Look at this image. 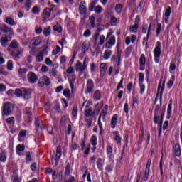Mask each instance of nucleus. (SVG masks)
I'll return each instance as SVG.
<instances>
[{
    "instance_id": "nucleus-1",
    "label": "nucleus",
    "mask_w": 182,
    "mask_h": 182,
    "mask_svg": "<svg viewBox=\"0 0 182 182\" xmlns=\"http://www.w3.org/2000/svg\"><path fill=\"white\" fill-rule=\"evenodd\" d=\"M12 109H14V105L9 102H4L2 106V116H11Z\"/></svg>"
},
{
    "instance_id": "nucleus-2",
    "label": "nucleus",
    "mask_w": 182,
    "mask_h": 182,
    "mask_svg": "<svg viewBox=\"0 0 182 182\" xmlns=\"http://www.w3.org/2000/svg\"><path fill=\"white\" fill-rule=\"evenodd\" d=\"M0 31H1V32H3V33H6L7 38H9V39H12V38H14V28H12V27H9L6 24H2L0 26Z\"/></svg>"
},
{
    "instance_id": "nucleus-3",
    "label": "nucleus",
    "mask_w": 182,
    "mask_h": 182,
    "mask_svg": "<svg viewBox=\"0 0 182 182\" xmlns=\"http://www.w3.org/2000/svg\"><path fill=\"white\" fill-rule=\"evenodd\" d=\"M166 85V82L164 81L161 86V82L158 85V91L156 93V96L155 97V103H157V100H159V94L160 93L159 100H160V106H161L163 103V92H164V86Z\"/></svg>"
},
{
    "instance_id": "nucleus-4",
    "label": "nucleus",
    "mask_w": 182,
    "mask_h": 182,
    "mask_svg": "<svg viewBox=\"0 0 182 182\" xmlns=\"http://www.w3.org/2000/svg\"><path fill=\"white\" fill-rule=\"evenodd\" d=\"M112 35L110 33H107V39H108L107 42L105 43L106 49H112L114 45H116V37L114 36H112L110 38L109 36Z\"/></svg>"
},
{
    "instance_id": "nucleus-5",
    "label": "nucleus",
    "mask_w": 182,
    "mask_h": 182,
    "mask_svg": "<svg viewBox=\"0 0 182 182\" xmlns=\"http://www.w3.org/2000/svg\"><path fill=\"white\" fill-rule=\"evenodd\" d=\"M157 46L155 48L154 50V61L156 63H159L160 61V55H161V43L160 41L156 42Z\"/></svg>"
},
{
    "instance_id": "nucleus-6",
    "label": "nucleus",
    "mask_w": 182,
    "mask_h": 182,
    "mask_svg": "<svg viewBox=\"0 0 182 182\" xmlns=\"http://www.w3.org/2000/svg\"><path fill=\"white\" fill-rule=\"evenodd\" d=\"M27 79H28V83H30V85H35V83H36V82H38L39 78L38 77V75L33 71H31L27 74Z\"/></svg>"
},
{
    "instance_id": "nucleus-7",
    "label": "nucleus",
    "mask_w": 182,
    "mask_h": 182,
    "mask_svg": "<svg viewBox=\"0 0 182 182\" xmlns=\"http://www.w3.org/2000/svg\"><path fill=\"white\" fill-rule=\"evenodd\" d=\"M35 124H36L37 130H39V127H40L41 130H42V131H43V130H45V129H46V125L43 124V122H42V120H41V119H39V118L36 119Z\"/></svg>"
},
{
    "instance_id": "nucleus-8",
    "label": "nucleus",
    "mask_w": 182,
    "mask_h": 182,
    "mask_svg": "<svg viewBox=\"0 0 182 182\" xmlns=\"http://www.w3.org/2000/svg\"><path fill=\"white\" fill-rule=\"evenodd\" d=\"M93 87H95V82H93V80L89 79L87 82V92L92 93Z\"/></svg>"
},
{
    "instance_id": "nucleus-9",
    "label": "nucleus",
    "mask_w": 182,
    "mask_h": 182,
    "mask_svg": "<svg viewBox=\"0 0 182 182\" xmlns=\"http://www.w3.org/2000/svg\"><path fill=\"white\" fill-rule=\"evenodd\" d=\"M87 68V65H83L80 61H78L75 65V69L77 72H84V70H86V68Z\"/></svg>"
},
{
    "instance_id": "nucleus-10",
    "label": "nucleus",
    "mask_w": 182,
    "mask_h": 182,
    "mask_svg": "<svg viewBox=\"0 0 182 182\" xmlns=\"http://www.w3.org/2000/svg\"><path fill=\"white\" fill-rule=\"evenodd\" d=\"M31 95H32V89L23 88V99H31Z\"/></svg>"
},
{
    "instance_id": "nucleus-11",
    "label": "nucleus",
    "mask_w": 182,
    "mask_h": 182,
    "mask_svg": "<svg viewBox=\"0 0 182 182\" xmlns=\"http://www.w3.org/2000/svg\"><path fill=\"white\" fill-rule=\"evenodd\" d=\"M53 9L52 8H46L43 11V19H48L50 17V14H52Z\"/></svg>"
},
{
    "instance_id": "nucleus-12",
    "label": "nucleus",
    "mask_w": 182,
    "mask_h": 182,
    "mask_svg": "<svg viewBox=\"0 0 182 182\" xmlns=\"http://www.w3.org/2000/svg\"><path fill=\"white\" fill-rule=\"evenodd\" d=\"M151 31V23L149 25V27L148 28V32H147V36H146V37H144L143 38V41H142V45H145L146 48H147L149 43L147 42L149 41V38L150 36V32Z\"/></svg>"
},
{
    "instance_id": "nucleus-13",
    "label": "nucleus",
    "mask_w": 182,
    "mask_h": 182,
    "mask_svg": "<svg viewBox=\"0 0 182 182\" xmlns=\"http://www.w3.org/2000/svg\"><path fill=\"white\" fill-rule=\"evenodd\" d=\"M174 151H175V156H176V157L181 156V148L180 147V144L178 143L175 144Z\"/></svg>"
},
{
    "instance_id": "nucleus-14",
    "label": "nucleus",
    "mask_w": 182,
    "mask_h": 182,
    "mask_svg": "<svg viewBox=\"0 0 182 182\" xmlns=\"http://www.w3.org/2000/svg\"><path fill=\"white\" fill-rule=\"evenodd\" d=\"M106 153L109 160H112V156H113V148L112 147V146H107Z\"/></svg>"
},
{
    "instance_id": "nucleus-15",
    "label": "nucleus",
    "mask_w": 182,
    "mask_h": 182,
    "mask_svg": "<svg viewBox=\"0 0 182 182\" xmlns=\"http://www.w3.org/2000/svg\"><path fill=\"white\" fill-rule=\"evenodd\" d=\"M114 168V162L112 161L110 164H108L107 165H106L105 166V174H107L108 173H112V171H113Z\"/></svg>"
},
{
    "instance_id": "nucleus-16",
    "label": "nucleus",
    "mask_w": 182,
    "mask_h": 182,
    "mask_svg": "<svg viewBox=\"0 0 182 182\" xmlns=\"http://www.w3.org/2000/svg\"><path fill=\"white\" fill-rule=\"evenodd\" d=\"M171 109H173V100L171 99L168 105L166 119L171 117Z\"/></svg>"
},
{
    "instance_id": "nucleus-17",
    "label": "nucleus",
    "mask_w": 182,
    "mask_h": 182,
    "mask_svg": "<svg viewBox=\"0 0 182 182\" xmlns=\"http://www.w3.org/2000/svg\"><path fill=\"white\" fill-rule=\"evenodd\" d=\"M61 156H62V148L60 147V146H58L56 150L55 159H54L55 163H58V161H59V159H60Z\"/></svg>"
},
{
    "instance_id": "nucleus-18",
    "label": "nucleus",
    "mask_w": 182,
    "mask_h": 182,
    "mask_svg": "<svg viewBox=\"0 0 182 182\" xmlns=\"http://www.w3.org/2000/svg\"><path fill=\"white\" fill-rule=\"evenodd\" d=\"M119 119V116L117 114H114L111 119V127L112 129H115L117 124V120Z\"/></svg>"
},
{
    "instance_id": "nucleus-19",
    "label": "nucleus",
    "mask_w": 182,
    "mask_h": 182,
    "mask_svg": "<svg viewBox=\"0 0 182 182\" xmlns=\"http://www.w3.org/2000/svg\"><path fill=\"white\" fill-rule=\"evenodd\" d=\"M41 42L42 39L40 38V37H35L31 41V43H32L33 46H39Z\"/></svg>"
},
{
    "instance_id": "nucleus-20",
    "label": "nucleus",
    "mask_w": 182,
    "mask_h": 182,
    "mask_svg": "<svg viewBox=\"0 0 182 182\" xmlns=\"http://www.w3.org/2000/svg\"><path fill=\"white\" fill-rule=\"evenodd\" d=\"M105 163V160L102 158H99L97 161V167L99 171H103V164Z\"/></svg>"
},
{
    "instance_id": "nucleus-21",
    "label": "nucleus",
    "mask_w": 182,
    "mask_h": 182,
    "mask_svg": "<svg viewBox=\"0 0 182 182\" xmlns=\"http://www.w3.org/2000/svg\"><path fill=\"white\" fill-rule=\"evenodd\" d=\"M75 80H76V75H73L72 79L69 80L70 86L71 87V92L73 93L75 92Z\"/></svg>"
},
{
    "instance_id": "nucleus-22",
    "label": "nucleus",
    "mask_w": 182,
    "mask_h": 182,
    "mask_svg": "<svg viewBox=\"0 0 182 182\" xmlns=\"http://www.w3.org/2000/svg\"><path fill=\"white\" fill-rule=\"evenodd\" d=\"M4 22L8 25H10V26H15V25H16V21L11 17H7L6 20H4Z\"/></svg>"
},
{
    "instance_id": "nucleus-23",
    "label": "nucleus",
    "mask_w": 182,
    "mask_h": 182,
    "mask_svg": "<svg viewBox=\"0 0 182 182\" xmlns=\"http://www.w3.org/2000/svg\"><path fill=\"white\" fill-rule=\"evenodd\" d=\"M85 115L86 117H90V116L93 117L95 116V112H92V107L87 108V107H86L85 109Z\"/></svg>"
},
{
    "instance_id": "nucleus-24",
    "label": "nucleus",
    "mask_w": 182,
    "mask_h": 182,
    "mask_svg": "<svg viewBox=\"0 0 182 182\" xmlns=\"http://www.w3.org/2000/svg\"><path fill=\"white\" fill-rule=\"evenodd\" d=\"M93 97H94V100L96 101L100 100V99H102V92H100V90H95L93 95Z\"/></svg>"
},
{
    "instance_id": "nucleus-25",
    "label": "nucleus",
    "mask_w": 182,
    "mask_h": 182,
    "mask_svg": "<svg viewBox=\"0 0 182 182\" xmlns=\"http://www.w3.org/2000/svg\"><path fill=\"white\" fill-rule=\"evenodd\" d=\"M112 51L110 50H105L103 55V59L107 60V59H110V56H112Z\"/></svg>"
},
{
    "instance_id": "nucleus-26",
    "label": "nucleus",
    "mask_w": 182,
    "mask_h": 182,
    "mask_svg": "<svg viewBox=\"0 0 182 182\" xmlns=\"http://www.w3.org/2000/svg\"><path fill=\"white\" fill-rule=\"evenodd\" d=\"M8 36H5V37H2L0 39V43L1 44V46H3L4 48H6V43H8V42H9V40H8Z\"/></svg>"
},
{
    "instance_id": "nucleus-27",
    "label": "nucleus",
    "mask_w": 182,
    "mask_h": 182,
    "mask_svg": "<svg viewBox=\"0 0 182 182\" xmlns=\"http://www.w3.org/2000/svg\"><path fill=\"white\" fill-rule=\"evenodd\" d=\"M86 4V2L85 1H81L80 3V14H86V11L87 9L85 6V4Z\"/></svg>"
},
{
    "instance_id": "nucleus-28",
    "label": "nucleus",
    "mask_w": 182,
    "mask_h": 182,
    "mask_svg": "<svg viewBox=\"0 0 182 182\" xmlns=\"http://www.w3.org/2000/svg\"><path fill=\"white\" fill-rule=\"evenodd\" d=\"M51 32H52V28H50V26H48L46 28H44L43 33L46 36H50Z\"/></svg>"
},
{
    "instance_id": "nucleus-29",
    "label": "nucleus",
    "mask_w": 182,
    "mask_h": 182,
    "mask_svg": "<svg viewBox=\"0 0 182 182\" xmlns=\"http://www.w3.org/2000/svg\"><path fill=\"white\" fill-rule=\"evenodd\" d=\"M89 43L87 42H84L82 43V53H86V52H87V50H89Z\"/></svg>"
},
{
    "instance_id": "nucleus-30",
    "label": "nucleus",
    "mask_w": 182,
    "mask_h": 182,
    "mask_svg": "<svg viewBox=\"0 0 182 182\" xmlns=\"http://www.w3.org/2000/svg\"><path fill=\"white\" fill-rule=\"evenodd\" d=\"M23 88H21V89L17 88L15 90L14 95H16V97H21V96L23 97Z\"/></svg>"
},
{
    "instance_id": "nucleus-31",
    "label": "nucleus",
    "mask_w": 182,
    "mask_h": 182,
    "mask_svg": "<svg viewBox=\"0 0 182 182\" xmlns=\"http://www.w3.org/2000/svg\"><path fill=\"white\" fill-rule=\"evenodd\" d=\"M102 119V114H100L98 117V126L100 127V134L102 136L103 134V124H102V121L100 120Z\"/></svg>"
},
{
    "instance_id": "nucleus-32",
    "label": "nucleus",
    "mask_w": 182,
    "mask_h": 182,
    "mask_svg": "<svg viewBox=\"0 0 182 182\" xmlns=\"http://www.w3.org/2000/svg\"><path fill=\"white\" fill-rule=\"evenodd\" d=\"M43 82H44V85H46V86H49V85H50V79H49V77L46 76V75H43L41 77Z\"/></svg>"
},
{
    "instance_id": "nucleus-33",
    "label": "nucleus",
    "mask_w": 182,
    "mask_h": 182,
    "mask_svg": "<svg viewBox=\"0 0 182 182\" xmlns=\"http://www.w3.org/2000/svg\"><path fill=\"white\" fill-rule=\"evenodd\" d=\"M26 72H28V69L26 68H19L18 70V73L20 77L25 76V75H26Z\"/></svg>"
},
{
    "instance_id": "nucleus-34",
    "label": "nucleus",
    "mask_w": 182,
    "mask_h": 182,
    "mask_svg": "<svg viewBox=\"0 0 182 182\" xmlns=\"http://www.w3.org/2000/svg\"><path fill=\"white\" fill-rule=\"evenodd\" d=\"M139 30V26L134 24L129 27V32L131 33H137V31Z\"/></svg>"
},
{
    "instance_id": "nucleus-35",
    "label": "nucleus",
    "mask_w": 182,
    "mask_h": 182,
    "mask_svg": "<svg viewBox=\"0 0 182 182\" xmlns=\"http://www.w3.org/2000/svg\"><path fill=\"white\" fill-rule=\"evenodd\" d=\"M146 65V55L141 54L139 58V65L144 66Z\"/></svg>"
},
{
    "instance_id": "nucleus-36",
    "label": "nucleus",
    "mask_w": 182,
    "mask_h": 182,
    "mask_svg": "<svg viewBox=\"0 0 182 182\" xmlns=\"http://www.w3.org/2000/svg\"><path fill=\"white\" fill-rule=\"evenodd\" d=\"M114 133L115 134L114 141H116V143H117V144H120V143H122V137H120V134H119V132H115Z\"/></svg>"
},
{
    "instance_id": "nucleus-37",
    "label": "nucleus",
    "mask_w": 182,
    "mask_h": 182,
    "mask_svg": "<svg viewBox=\"0 0 182 182\" xmlns=\"http://www.w3.org/2000/svg\"><path fill=\"white\" fill-rule=\"evenodd\" d=\"M19 46V43L16 41V40H13L12 42L9 45V48H11V49H16Z\"/></svg>"
},
{
    "instance_id": "nucleus-38",
    "label": "nucleus",
    "mask_w": 182,
    "mask_h": 182,
    "mask_svg": "<svg viewBox=\"0 0 182 182\" xmlns=\"http://www.w3.org/2000/svg\"><path fill=\"white\" fill-rule=\"evenodd\" d=\"M100 68L101 69L100 72H106L107 70V68H108L107 63H101L100 65Z\"/></svg>"
},
{
    "instance_id": "nucleus-39",
    "label": "nucleus",
    "mask_w": 182,
    "mask_h": 182,
    "mask_svg": "<svg viewBox=\"0 0 182 182\" xmlns=\"http://www.w3.org/2000/svg\"><path fill=\"white\" fill-rule=\"evenodd\" d=\"M150 166H151V159H149L147 161L145 172L150 173Z\"/></svg>"
},
{
    "instance_id": "nucleus-40",
    "label": "nucleus",
    "mask_w": 182,
    "mask_h": 182,
    "mask_svg": "<svg viewBox=\"0 0 182 182\" xmlns=\"http://www.w3.org/2000/svg\"><path fill=\"white\" fill-rule=\"evenodd\" d=\"M100 36V33L98 32L95 33L93 36L94 45L96 46L97 45V41H99V37Z\"/></svg>"
},
{
    "instance_id": "nucleus-41",
    "label": "nucleus",
    "mask_w": 182,
    "mask_h": 182,
    "mask_svg": "<svg viewBox=\"0 0 182 182\" xmlns=\"http://www.w3.org/2000/svg\"><path fill=\"white\" fill-rule=\"evenodd\" d=\"M11 56L14 58V59H16V58H19L21 55H22V50H18V53H15V51L11 52Z\"/></svg>"
},
{
    "instance_id": "nucleus-42",
    "label": "nucleus",
    "mask_w": 182,
    "mask_h": 182,
    "mask_svg": "<svg viewBox=\"0 0 182 182\" xmlns=\"http://www.w3.org/2000/svg\"><path fill=\"white\" fill-rule=\"evenodd\" d=\"M12 180L14 182H19V176H18V173L15 172V171H13Z\"/></svg>"
},
{
    "instance_id": "nucleus-43",
    "label": "nucleus",
    "mask_w": 182,
    "mask_h": 182,
    "mask_svg": "<svg viewBox=\"0 0 182 182\" xmlns=\"http://www.w3.org/2000/svg\"><path fill=\"white\" fill-rule=\"evenodd\" d=\"M91 144L92 146H96L97 144V137L95 135L91 137Z\"/></svg>"
},
{
    "instance_id": "nucleus-44",
    "label": "nucleus",
    "mask_w": 182,
    "mask_h": 182,
    "mask_svg": "<svg viewBox=\"0 0 182 182\" xmlns=\"http://www.w3.org/2000/svg\"><path fill=\"white\" fill-rule=\"evenodd\" d=\"M65 176H70V164L69 163L65 166Z\"/></svg>"
},
{
    "instance_id": "nucleus-45",
    "label": "nucleus",
    "mask_w": 182,
    "mask_h": 182,
    "mask_svg": "<svg viewBox=\"0 0 182 182\" xmlns=\"http://www.w3.org/2000/svg\"><path fill=\"white\" fill-rule=\"evenodd\" d=\"M159 122H160V116L157 113H155L154 116V123L157 124Z\"/></svg>"
},
{
    "instance_id": "nucleus-46",
    "label": "nucleus",
    "mask_w": 182,
    "mask_h": 182,
    "mask_svg": "<svg viewBox=\"0 0 182 182\" xmlns=\"http://www.w3.org/2000/svg\"><path fill=\"white\" fill-rule=\"evenodd\" d=\"M55 177H56L55 181L62 182V180H63V176L62 175V172L58 173Z\"/></svg>"
},
{
    "instance_id": "nucleus-47",
    "label": "nucleus",
    "mask_w": 182,
    "mask_h": 182,
    "mask_svg": "<svg viewBox=\"0 0 182 182\" xmlns=\"http://www.w3.org/2000/svg\"><path fill=\"white\" fill-rule=\"evenodd\" d=\"M139 87H140V91H139V93L141 95H143V93H144V90L146 89V85H144V84L143 83H139Z\"/></svg>"
},
{
    "instance_id": "nucleus-48",
    "label": "nucleus",
    "mask_w": 182,
    "mask_h": 182,
    "mask_svg": "<svg viewBox=\"0 0 182 182\" xmlns=\"http://www.w3.org/2000/svg\"><path fill=\"white\" fill-rule=\"evenodd\" d=\"M95 14H102L103 12V9L100 6H97L95 8Z\"/></svg>"
},
{
    "instance_id": "nucleus-49",
    "label": "nucleus",
    "mask_w": 182,
    "mask_h": 182,
    "mask_svg": "<svg viewBox=\"0 0 182 182\" xmlns=\"http://www.w3.org/2000/svg\"><path fill=\"white\" fill-rule=\"evenodd\" d=\"M35 31H36V33L37 35H41V33H42V31H43V29H42V27L36 26Z\"/></svg>"
},
{
    "instance_id": "nucleus-50",
    "label": "nucleus",
    "mask_w": 182,
    "mask_h": 182,
    "mask_svg": "<svg viewBox=\"0 0 182 182\" xmlns=\"http://www.w3.org/2000/svg\"><path fill=\"white\" fill-rule=\"evenodd\" d=\"M95 16H90V22L91 24V28H95L96 25L95 24Z\"/></svg>"
},
{
    "instance_id": "nucleus-51",
    "label": "nucleus",
    "mask_w": 182,
    "mask_h": 182,
    "mask_svg": "<svg viewBox=\"0 0 182 182\" xmlns=\"http://www.w3.org/2000/svg\"><path fill=\"white\" fill-rule=\"evenodd\" d=\"M122 9H123V5H122V4H117L115 6V11H117V12H118V14H119V12H122Z\"/></svg>"
},
{
    "instance_id": "nucleus-52",
    "label": "nucleus",
    "mask_w": 182,
    "mask_h": 182,
    "mask_svg": "<svg viewBox=\"0 0 182 182\" xmlns=\"http://www.w3.org/2000/svg\"><path fill=\"white\" fill-rule=\"evenodd\" d=\"M53 31H55L56 32H58V33H61L62 26H53Z\"/></svg>"
},
{
    "instance_id": "nucleus-53",
    "label": "nucleus",
    "mask_w": 182,
    "mask_h": 182,
    "mask_svg": "<svg viewBox=\"0 0 182 182\" xmlns=\"http://www.w3.org/2000/svg\"><path fill=\"white\" fill-rule=\"evenodd\" d=\"M0 161H1V163H5L6 161V156L5 155V154H1Z\"/></svg>"
},
{
    "instance_id": "nucleus-54",
    "label": "nucleus",
    "mask_w": 182,
    "mask_h": 182,
    "mask_svg": "<svg viewBox=\"0 0 182 182\" xmlns=\"http://www.w3.org/2000/svg\"><path fill=\"white\" fill-rule=\"evenodd\" d=\"M139 83H143V82H144V73H139Z\"/></svg>"
},
{
    "instance_id": "nucleus-55",
    "label": "nucleus",
    "mask_w": 182,
    "mask_h": 182,
    "mask_svg": "<svg viewBox=\"0 0 182 182\" xmlns=\"http://www.w3.org/2000/svg\"><path fill=\"white\" fill-rule=\"evenodd\" d=\"M31 6H32V1H31V0H27L26 1V8H27V11L31 9Z\"/></svg>"
},
{
    "instance_id": "nucleus-56",
    "label": "nucleus",
    "mask_w": 182,
    "mask_h": 182,
    "mask_svg": "<svg viewBox=\"0 0 182 182\" xmlns=\"http://www.w3.org/2000/svg\"><path fill=\"white\" fill-rule=\"evenodd\" d=\"M63 95L65 96V97H69L70 96V90L65 89L63 90Z\"/></svg>"
},
{
    "instance_id": "nucleus-57",
    "label": "nucleus",
    "mask_w": 182,
    "mask_h": 182,
    "mask_svg": "<svg viewBox=\"0 0 182 182\" xmlns=\"http://www.w3.org/2000/svg\"><path fill=\"white\" fill-rule=\"evenodd\" d=\"M25 146L18 144L16 148V151H24Z\"/></svg>"
},
{
    "instance_id": "nucleus-58",
    "label": "nucleus",
    "mask_w": 182,
    "mask_h": 182,
    "mask_svg": "<svg viewBox=\"0 0 182 182\" xmlns=\"http://www.w3.org/2000/svg\"><path fill=\"white\" fill-rule=\"evenodd\" d=\"M123 78H122L119 83L117 86V90H120V89H123Z\"/></svg>"
},
{
    "instance_id": "nucleus-59",
    "label": "nucleus",
    "mask_w": 182,
    "mask_h": 182,
    "mask_svg": "<svg viewBox=\"0 0 182 182\" xmlns=\"http://www.w3.org/2000/svg\"><path fill=\"white\" fill-rule=\"evenodd\" d=\"M14 122H15V118H14V117H10L9 118H8L6 119V123L8 124H12V123H14Z\"/></svg>"
},
{
    "instance_id": "nucleus-60",
    "label": "nucleus",
    "mask_w": 182,
    "mask_h": 182,
    "mask_svg": "<svg viewBox=\"0 0 182 182\" xmlns=\"http://www.w3.org/2000/svg\"><path fill=\"white\" fill-rule=\"evenodd\" d=\"M161 32V24L158 23L157 28H156V36H159Z\"/></svg>"
},
{
    "instance_id": "nucleus-61",
    "label": "nucleus",
    "mask_w": 182,
    "mask_h": 182,
    "mask_svg": "<svg viewBox=\"0 0 182 182\" xmlns=\"http://www.w3.org/2000/svg\"><path fill=\"white\" fill-rule=\"evenodd\" d=\"M36 60H37V62H42V60H43V55H42V53H40L36 56Z\"/></svg>"
},
{
    "instance_id": "nucleus-62",
    "label": "nucleus",
    "mask_w": 182,
    "mask_h": 182,
    "mask_svg": "<svg viewBox=\"0 0 182 182\" xmlns=\"http://www.w3.org/2000/svg\"><path fill=\"white\" fill-rule=\"evenodd\" d=\"M83 35H84L85 38H89V36H90V35H92V32L89 29H87L84 32Z\"/></svg>"
},
{
    "instance_id": "nucleus-63",
    "label": "nucleus",
    "mask_w": 182,
    "mask_h": 182,
    "mask_svg": "<svg viewBox=\"0 0 182 182\" xmlns=\"http://www.w3.org/2000/svg\"><path fill=\"white\" fill-rule=\"evenodd\" d=\"M171 14V7H168L165 11V16H170Z\"/></svg>"
},
{
    "instance_id": "nucleus-64",
    "label": "nucleus",
    "mask_w": 182,
    "mask_h": 182,
    "mask_svg": "<svg viewBox=\"0 0 182 182\" xmlns=\"http://www.w3.org/2000/svg\"><path fill=\"white\" fill-rule=\"evenodd\" d=\"M100 45H103L105 43V36L101 35L100 36Z\"/></svg>"
}]
</instances>
